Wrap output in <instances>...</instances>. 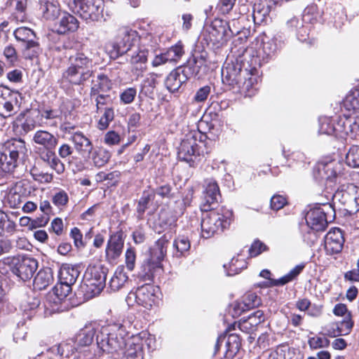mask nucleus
<instances>
[{
	"mask_svg": "<svg viewBox=\"0 0 359 359\" xmlns=\"http://www.w3.org/2000/svg\"><path fill=\"white\" fill-rule=\"evenodd\" d=\"M342 108L347 113L334 121V126L329 129L323 128L329 135L355 137L359 132V88L351 90L343 100Z\"/></svg>",
	"mask_w": 359,
	"mask_h": 359,
	"instance_id": "1",
	"label": "nucleus"
},
{
	"mask_svg": "<svg viewBox=\"0 0 359 359\" xmlns=\"http://www.w3.org/2000/svg\"><path fill=\"white\" fill-rule=\"evenodd\" d=\"M126 334L125 327L121 323L103 326L96 337L97 346L103 353H114L121 351L127 346Z\"/></svg>",
	"mask_w": 359,
	"mask_h": 359,
	"instance_id": "2",
	"label": "nucleus"
},
{
	"mask_svg": "<svg viewBox=\"0 0 359 359\" xmlns=\"http://www.w3.org/2000/svg\"><path fill=\"white\" fill-rule=\"evenodd\" d=\"M204 212L201 223V235L204 238H209L223 232L230 226L233 220V212L227 209L221 211L211 210Z\"/></svg>",
	"mask_w": 359,
	"mask_h": 359,
	"instance_id": "3",
	"label": "nucleus"
},
{
	"mask_svg": "<svg viewBox=\"0 0 359 359\" xmlns=\"http://www.w3.org/2000/svg\"><path fill=\"white\" fill-rule=\"evenodd\" d=\"M93 61L83 53H76L69 58V67L63 76L74 85H81L93 75Z\"/></svg>",
	"mask_w": 359,
	"mask_h": 359,
	"instance_id": "4",
	"label": "nucleus"
},
{
	"mask_svg": "<svg viewBox=\"0 0 359 359\" xmlns=\"http://www.w3.org/2000/svg\"><path fill=\"white\" fill-rule=\"evenodd\" d=\"M4 264L23 281L30 280L38 269V261L29 256H14L4 259Z\"/></svg>",
	"mask_w": 359,
	"mask_h": 359,
	"instance_id": "5",
	"label": "nucleus"
},
{
	"mask_svg": "<svg viewBox=\"0 0 359 359\" xmlns=\"http://www.w3.org/2000/svg\"><path fill=\"white\" fill-rule=\"evenodd\" d=\"M198 136L201 139L203 135L196 131L190 132L186 135L178 147V158L187 162L191 167H195L200 160V147L198 144Z\"/></svg>",
	"mask_w": 359,
	"mask_h": 359,
	"instance_id": "6",
	"label": "nucleus"
},
{
	"mask_svg": "<svg viewBox=\"0 0 359 359\" xmlns=\"http://www.w3.org/2000/svg\"><path fill=\"white\" fill-rule=\"evenodd\" d=\"M69 8L83 19L98 20L104 8L103 0H73L69 4Z\"/></svg>",
	"mask_w": 359,
	"mask_h": 359,
	"instance_id": "7",
	"label": "nucleus"
},
{
	"mask_svg": "<svg viewBox=\"0 0 359 359\" xmlns=\"http://www.w3.org/2000/svg\"><path fill=\"white\" fill-rule=\"evenodd\" d=\"M106 274L100 268L93 267L88 270L85 275L83 289L88 298L100 294L105 286Z\"/></svg>",
	"mask_w": 359,
	"mask_h": 359,
	"instance_id": "8",
	"label": "nucleus"
},
{
	"mask_svg": "<svg viewBox=\"0 0 359 359\" xmlns=\"http://www.w3.org/2000/svg\"><path fill=\"white\" fill-rule=\"evenodd\" d=\"M13 34L18 41L22 43L25 57L32 59L41 53L39 43L36 40L33 30L26 27H20L14 31Z\"/></svg>",
	"mask_w": 359,
	"mask_h": 359,
	"instance_id": "9",
	"label": "nucleus"
},
{
	"mask_svg": "<svg viewBox=\"0 0 359 359\" xmlns=\"http://www.w3.org/2000/svg\"><path fill=\"white\" fill-rule=\"evenodd\" d=\"M210 41L219 46L226 41V38L239 34V30L233 29L231 25L222 19H215L207 29Z\"/></svg>",
	"mask_w": 359,
	"mask_h": 359,
	"instance_id": "10",
	"label": "nucleus"
},
{
	"mask_svg": "<svg viewBox=\"0 0 359 359\" xmlns=\"http://www.w3.org/2000/svg\"><path fill=\"white\" fill-rule=\"evenodd\" d=\"M25 184L22 182L13 183L6 189L1 191V201L4 207L18 208L26 194Z\"/></svg>",
	"mask_w": 359,
	"mask_h": 359,
	"instance_id": "11",
	"label": "nucleus"
},
{
	"mask_svg": "<svg viewBox=\"0 0 359 359\" xmlns=\"http://www.w3.org/2000/svg\"><path fill=\"white\" fill-rule=\"evenodd\" d=\"M342 165L335 159L319 161L313 170V176L318 181H332L341 172Z\"/></svg>",
	"mask_w": 359,
	"mask_h": 359,
	"instance_id": "12",
	"label": "nucleus"
},
{
	"mask_svg": "<svg viewBox=\"0 0 359 359\" xmlns=\"http://www.w3.org/2000/svg\"><path fill=\"white\" fill-rule=\"evenodd\" d=\"M22 97L17 91L6 88L0 93V116L8 118L17 112L20 105Z\"/></svg>",
	"mask_w": 359,
	"mask_h": 359,
	"instance_id": "13",
	"label": "nucleus"
},
{
	"mask_svg": "<svg viewBox=\"0 0 359 359\" xmlns=\"http://www.w3.org/2000/svg\"><path fill=\"white\" fill-rule=\"evenodd\" d=\"M244 76H249L248 69H242L238 64L226 63L222 69V80L224 84L235 90Z\"/></svg>",
	"mask_w": 359,
	"mask_h": 359,
	"instance_id": "14",
	"label": "nucleus"
},
{
	"mask_svg": "<svg viewBox=\"0 0 359 359\" xmlns=\"http://www.w3.org/2000/svg\"><path fill=\"white\" fill-rule=\"evenodd\" d=\"M203 201L200 205L202 212H208L215 209L220 198V191L217 182L212 179H207L204 182Z\"/></svg>",
	"mask_w": 359,
	"mask_h": 359,
	"instance_id": "15",
	"label": "nucleus"
},
{
	"mask_svg": "<svg viewBox=\"0 0 359 359\" xmlns=\"http://www.w3.org/2000/svg\"><path fill=\"white\" fill-rule=\"evenodd\" d=\"M135 299L137 304L151 309L155 302V289L152 285L144 284L138 287L135 292H130L126 299L128 304Z\"/></svg>",
	"mask_w": 359,
	"mask_h": 359,
	"instance_id": "16",
	"label": "nucleus"
},
{
	"mask_svg": "<svg viewBox=\"0 0 359 359\" xmlns=\"http://www.w3.org/2000/svg\"><path fill=\"white\" fill-rule=\"evenodd\" d=\"M261 298L255 292H248L241 300L232 304V315L233 317L240 316L242 313L261 305Z\"/></svg>",
	"mask_w": 359,
	"mask_h": 359,
	"instance_id": "17",
	"label": "nucleus"
},
{
	"mask_svg": "<svg viewBox=\"0 0 359 359\" xmlns=\"http://www.w3.org/2000/svg\"><path fill=\"white\" fill-rule=\"evenodd\" d=\"M344 238L339 228H332L325 236V250L330 255L339 254L341 252L344 243Z\"/></svg>",
	"mask_w": 359,
	"mask_h": 359,
	"instance_id": "18",
	"label": "nucleus"
},
{
	"mask_svg": "<svg viewBox=\"0 0 359 359\" xmlns=\"http://www.w3.org/2000/svg\"><path fill=\"white\" fill-rule=\"evenodd\" d=\"M191 76L190 67H179L172 71L165 81V85L170 93L177 91Z\"/></svg>",
	"mask_w": 359,
	"mask_h": 359,
	"instance_id": "19",
	"label": "nucleus"
},
{
	"mask_svg": "<svg viewBox=\"0 0 359 359\" xmlns=\"http://www.w3.org/2000/svg\"><path fill=\"white\" fill-rule=\"evenodd\" d=\"M135 32L128 29L119 31L116 42L113 44V52L116 57L127 53L133 44Z\"/></svg>",
	"mask_w": 359,
	"mask_h": 359,
	"instance_id": "20",
	"label": "nucleus"
},
{
	"mask_svg": "<svg viewBox=\"0 0 359 359\" xmlns=\"http://www.w3.org/2000/svg\"><path fill=\"white\" fill-rule=\"evenodd\" d=\"M226 340L225 342V353L224 357L226 359H233L238 353L241 348V340L237 334H229L227 336H220L217 338L216 344L215 346L214 355L216 354L219 349V344Z\"/></svg>",
	"mask_w": 359,
	"mask_h": 359,
	"instance_id": "21",
	"label": "nucleus"
},
{
	"mask_svg": "<svg viewBox=\"0 0 359 359\" xmlns=\"http://www.w3.org/2000/svg\"><path fill=\"white\" fill-rule=\"evenodd\" d=\"M123 235L121 231L110 235L105 250L106 257L109 261L115 260L121 255L124 244Z\"/></svg>",
	"mask_w": 359,
	"mask_h": 359,
	"instance_id": "22",
	"label": "nucleus"
},
{
	"mask_svg": "<svg viewBox=\"0 0 359 359\" xmlns=\"http://www.w3.org/2000/svg\"><path fill=\"white\" fill-rule=\"evenodd\" d=\"M307 225L312 229L324 231L327 225L325 212L320 208L310 210L305 217Z\"/></svg>",
	"mask_w": 359,
	"mask_h": 359,
	"instance_id": "23",
	"label": "nucleus"
},
{
	"mask_svg": "<svg viewBox=\"0 0 359 359\" xmlns=\"http://www.w3.org/2000/svg\"><path fill=\"white\" fill-rule=\"evenodd\" d=\"M148 54L149 51L143 49L137 50L130 55V70L137 77L142 76L147 69Z\"/></svg>",
	"mask_w": 359,
	"mask_h": 359,
	"instance_id": "24",
	"label": "nucleus"
},
{
	"mask_svg": "<svg viewBox=\"0 0 359 359\" xmlns=\"http://www.w3.org/2000/svg\"><path fill=\"white\" fill-rule=\"evenodd\" d=\"M17 216L0 210V237L11 236L18 229Z\"/></svg>",
	"mask_w": 359,
	"mask_h": 359,
	"instance_id": "25",
	"label": "nucleus"
},
{
	"mask_svg": "<svg viewBox=\"0 0 359 359\" xmlns=\"http://www.w3.org/2000/svg\"><path fill=\"white\" fill-rule=\"evenodd\" d=\"M161 262L149 254V257L142 263L140 276L144 280H152L155 274L162 268Z\"/></svg>",
	"mask_w": 359,
	"mask_h": 359,
	"instance_id": "26",
	"label": "nucleus"
},
{
	"mask_svg": "<svg viewBox=\"0 0 359 359\" xmlns=\"http://www.w3.org/2000/svg\"><path fill=\"white\" fill-rule=\"evenodd\" d=\"M257 72V70L255 67L251 68L249 73L250 76L247 78L248 76H244L234 91L244 95L245 97L253 96L257 92V88L255 87L256 78L252 76L255 75Z\"/></svg>",
	"mask_w": 359,
	"mask_h": 359,
	"instance_id": "27",
	"label": "nucleus"
},
{
	"mask_svg": "<svg viewBox=\"0 0 359 359\" xmlns=\"http://www.w3.org/2000/svg\"><path fill=\"white\" fill-rule=\"evenodd\" d=\"M71 140L74 144L76 151L82 156H89L93 150L91 141L81 132L74 133Z\"/></svg>",
	"mask_w": 359,
	"mask_h": 359,
	"instance_id": "28",
	"label": "nucleus"
},
{
	"mask_svg": "<svg viewBox=\"0 0 359 359\" xmlns=\"http://www.w3.org/2000/svg\"><path fill=\"white\" fill-rule=\"evenodd\" d=\"M33 141L36 144L42 146L45 150L55 149L58 143V138L47 130H39L34 133Z\"/></svg>",
	"mask_w": 359,
	"mask_h": 359,
	"instance_id": "29",
	"label": "nucleus"
},
{
	"mask_svg": "<svg viewBox=\"0 0 359 359\" xmlns=\"http://www.w3.org/2000/svg\"><path fill=\"white\" fill-rule=\"evenodd\" d=\"M2 151L18 160L20 156L25 154L27 149L25 142L22 140L11 139L4 143Z\"/></svg>",
	"mask_w": 359,
	"mask_h": 359,
	"instance_id": "30",
	"label": "nucleus"
},
{
	"mask_svg": "<svg viewBox=\"0 0 359 359\" xmlns=\"http://www.w3.org/2000/svg\"><path fill=\"white\" fill-rule=\"evenodd\" d=\"M172 238L170 233H165L158 238L154 245L150 248V255L153 257L163 260L167 253V249Z\"/></svg>",
	"mask_w": 359,
	"mask_h": 359,
	"instance_id": "31",
	"label": "nucleus"
},
{
	"mask_svg": "<svg viewBox=\"0 0 359 359\" xmlns=\"http://www.w3.org/2000/svg\"><path fill=\"white\" fill-rule=\"evenodd\" d=\"M42 16L47 20H55L60 12L59 5L55 0H39Z\"/></svg>",
	"mask_w": 359,
	"mask_h": 359,
	"instance_id": "32",
	"label": "nucleus"
},
{
	"mask_svg": "<svg viewBox=\"0 0 359 359\" xmlns=\"http://www.w3.org/2000/svg\"><path fill=\"white\" fill-rule=\"evenodd\" d=\"M80 274L79 267L69 264L62 265L59 271V281L72 285Z\"/></svg>",
	"mask_w": 359,
	"mask_h": 359,
	"instance_id": "33",
	"label": "nucleus"
},
{
	"mask_svg": "<svg viewBox=\"0 0 359 359\" xmlns=\"http://www.w3.org/2000/svg\"><path fill=\"white\" fill-rule=\"evenodd\" d=\"M41 159L57 174H62L65 171V165L57 158L54 149H47L40 154Z\"/></svg>",
	"mask_w": 359,
	"mask_h": 359,
	"instance_id": "34",
	"label": "nucleus"
},
{
	"mask_svg": "<svg viewBox=\"0 0 359 359\" xmlns=\"http://www.w3.org/2000/svg\"><path fill=\"white\" fill-rule=\"evenodd\" d=\"M53 282V271L50 268L46 267L39 270L34 280V287L39 290H45Z\"/></svg>",
	"mask_w": 359,
	"mask_h": 359,
	"instance_id": "35",
	"label": "nucleus"
},
{
	"mask_svg": "<svg viewBox=\"0 0 359 359\" xmlns=\"http://www.w3.org/2000/svg\"><path fill=\"white\" fill-rule=\"evenodd\" d=\"M78 28L77 19L69 13H65L58 22L57 32L60 34H65L69 32H75Z\"/></svg>",
	"mask_w": 359,
	"mask_h": 359,
	"instance_id": "36",
	"label": "nucleus"
},
{
	"mask_svg": "<svg viewBox=\"0 0 359 359\" xmlns=\"http://www.w3.org/2000/svg\"><path fill=\"white\" fill-rule=\"evenodd\" d=\"M111 80L104 74L97 75L96 79L92 81V86L90 89L91 97L101 93H106L111 88Z\"/></svg>",
	"mask_w": 359,
	"mask_h": 359,
	"instance_id": "37",
	"label": "nucleus"
},
{
	"mask_svg": "<svg viewBox=\"0 0 359 359\" xmlns=\"http://www.w3.org/2000/svg\"><path fill=\"white\" fill-rule=\"evenodd\" d=\"M140 339L134 337L127 341V348L124 352L125 359H143L142 344Z\"/></svg>",
	"mask_w": 359,
	"mask_h": 359,
	"instance_id": "38",
	"label": "nucleus"
},
{
	"mask_svg": "<svg viewBox=\"0 0 359 359\" xmlns=\"http://www.w3.org/2000/svg\"><path fill=\"white\" fill-rule=\"evenodd\" d=\"M128 276L123 266H119L116 269L109 281V287L112 291H118L128 283Z\"/></svg>",
	"mask_w": 359,
	"mask_h": 359,
	"instance_id": "39",
	"label": "nucleus"
},
{
	"mask_svg": "<svg viewBox=\"0 0 359 359\" xmlns=\"http://www.w3.org/2000/svg\"><path fill=\"white\" fill-rule=\"evenodd\" d=\"M96 329L93 325H86L76 336V343L79 346H87L92 344Z\"/></svg>",
	"mask_w": 359,
	"mask_h": 359,
	"instance_id": "40",
	"label": "nucleus"
},
{
	"mask_svg": "<svg viewBox=\"0 0 359 359\" xmlns=\"http://www.w3.org/2000/svg\"><path fill=\"white\" fill-rule=\"evenodd\" d=\"M305 267L304 264H300L295 266L292 269H291L288 273L285 275L277 280H272L271 285H284L293 280H294L303 271Z\"/></svg>",
	"mask_w": 359,
	"mask_h": 359,
	"instance_id": "41",
	"label": "nucleus"
},
{
	"mask_svg": "<svg viewBox=\"0 0 359 359\" xmlns=\"http://www.w3.org/2000/svg\"><path fill=\"white\" fill-rule=\"evenodd\" d=\"M207 56L208 54L205 51L195 52L193 55V66H191V62L189 61V65L184 67L191 68V76L196 75L199 72L200 69L205 65Z\"/></svg>",
	"mask_w": 359,
	"mask_h": 359,
	"instance_id": "42",
	"label": "nucleus"
},
{
	"mask_svg": "<svg viewBox=\"0 0 359 359\" xmlns=\"http://www.w3.org/2000/svg\"><path fill=\"white\" fill-rule=\"evenodd\" d=\"M173 256L180 257L188 252L191 245L189 239L184 236H179L173 242Z\"/></svg>",
	"mask_w": 359,
	"mask_h": 359,
	"instance_id": "43",
	"label": "nucleus"
},
{
	"mask_svg": "<svg viewBox=\"0 0 359 359\" xmlns=\"http://www.w3.org/2000/svg\"><path fill=\"white\" fill-rule=\"evenodd\" d=\"M164 53L166 57L165 60H167L168 62H177L184 54V46L182 42L180 41L171 46Z\"/></svg>",
	"mask_w": 359,
	"mask_h": 359,
	"instance_id": "44",
	"label": "nucleus"
},
{
	"mask_svg": "<svg viewBox=\"0 0 359 359\" xmlns=\"http://www.w3.org/2000/svg\"><path fill=\"white\" fill-rule=\"evenodd\" d=\"M17 161L18 160L10 156V155L3 151L0 152V168H2L4 171L13 173L17 167Z\"/></svg>",
	"mask_w": 359,
	"mask_h": 359,
	"instance_id": "45",
	"label": "nucleus"
},
{
	"mask_svg": "<svg viewBox=\"0 0 359 359\" xmlns=\"http://www.w3.org/2000/svg\"><path fill=\"white\" fill-rule=\"evenodd\" d=\"M110 158V153L104 149H98L93 153L92 156L93 164L98 168L104 165Z\"/></svg>",
	"mask_w": 359,
	"mask_h": 359,
	"instance_id": "46",
	"label": "nucleus"
},
{
	"mask_svg": "<svg viewBox=\"0 0 359 359\" xmlns=\"http://www.w3.org/2000/svg\"><path fill=\"white\" fill-rule=\"evenodd\" d=\"M36 126H42V123L40 121L39 118H37V116L35 118L30 116H27L21 125L22 131H20V135L28 133L33 130Z\"/></svg>",
	"mask_w": 359,
	"mask_h": 359,
	"instance_id": "47",
	"label": "nucleus"
},
{
	"mask_svg": "<svg viewBox=\"0 0 359 359\" xmlns=\"http://www.w3.org/2000/svg\"><path fill=\"white\" fill-rule=\"evenodd\" d=\"M346 163L352 168H359V147H351L346 156Z\"/></svg>",
	"mask_w": 359,
	"mask_h": 359,
	"instance_id": "48",
	"label": "nucleus"
},
{
	"mask_svg": "<svg viewBox=\"0 0 359 359\" xmlns=\"http://www.w3.org/2000/svg\"><path fill=\"white\" fill-rule=\"evenodd\" d=\"M54 294L59 300L66 298L72 291V285L59 281V283L53 289Z\"/></svg>",
	"mask_w": 359,
	"mask_h": 359,
	"instance_id": "49",
	"label": "nucleus"
},
{
	"mask_svg": "<svg viewBox=\"0 0 359 359\" xmlns=\"http://www.w3.org/2000/svg\"><path fill=\"white\" fill-rule=\"evenodd\" d=\"M156 85V79L154 75H151L145 79L142 85V93L146 96H151L154 93V89Z\"/></svg>",
	"mask_w": 359,
	"mask_h": 359,
	"instance_id": "50",
	"label": "nucleus"
},
{
	"mask_svg": "<svg viewBox=\"0 0 359 359\" xmlns=\"http://www.w3.org/2000/svg\"><path fill=\"white\" fill-rule=\"evenodd\" d=\"M247 267V263L244 259L233 258L229 263V270L227 272L228 276H233L239 273L242 269Z\"/></svg>",
	"mask_w": 359,
	"mask_h": 359,
	"instance_id": "51",
	"label": "nucleus"
},
{
	"mask_svg": "<svg viewBox=\"0 0 359 359\" xmlns=\"http://www.w3.org/2000/svg\"><path fill=\"white\" fill-rule=\"evenodd\" d=\"M114 112L111 108H106L104 112L98 122V128L105 130L108 128L109 123L114 119Z\"/></svg>",
	"mask_w": 359,
	"mask_h": 359,
	"instance_id": "52",
	"label": "nucleus"
},
{
	"mask_svg": "<svg viewBox=\"0 0 359 359\" xmlns=\"http://www.w3.org/2000/svg\"><path fill=\"white\" fill-rule=\"evenodd\" d=\"M31 175L34 180L40 183H49L53 180V175L48 172H43L36 168L31 170Z\"/></svg>",
	"mask_w": 359,
	"mask_h": 359,
	"instance_id": "53",
	"label": "nucleus"
},
{
	"mask_svg": "<svg viewBox=\"0 0 359 359\" xmlns=\"http://www.w3.org/2000/svg\"><path fill=\"white\" fill-rule=\"evenodd\" d=\"M69 201L68 194L63 190L55 193L53 196L52 202L57 208L62 209L65 208Z\"/></svg>",
	"mask_w": 359,
	"mask_h": 359,
	"instance_id": "54",
	"label": "nucleus"
},
{
	"mask_svg": "<svg viewBox=\"0 0 359 359\" xmlns=\"http://www.w3.org/2000/svg\"><path fill=\"white\" fill-rule=\"evenodd\" d=\"M308 344L311 349H318L328 347L330 340L325 337H313L309 338Z\"/></svg>",
	"mask_w": 359,
	"mask_h": 359,
	"instance_id": "55",
	"label": "nucleus"
},
{
	"mask_svg": "<svg viewBox=\"0 0 359 359\" xmlns=\"http://www.w3.org/2000/svg\"><path fill=\"white\" fill-rule=\"evenodd\" d=\"M154 198V196L148 192H143L142 196L140 198L137 207V211L140 215H142L148 208L149 202Z\"/></svg>",
	"mask_w": 359,
	"mask_h": 359,
	"instance_id": "56",
	"label": "nucleus"
},
{
	"mask_svg": "<svg viewBox=\"0 0 359 359\" xmlns=\"http://www.w3.org/2000/svg\"><path fill=\"white\" fill-rule=\"evenodd\" d=\"M60 113L59 111L50 108H43L39 111L37 118L43 123V118L46 120H52L59 118Z\"/></svg>",
	"mask_w": 359,
	"mask_h": 359,
	"instance_id": "57",
	"label": "nucleus"
},
{
	"mask_svg": "<svg viewBox=\"0 0 359 359\" xmlns=\"http://www.w3.org/2000/svg\"><path fill=\"white\" fill-rule=\"evenodd\" d=\"M4 56L6 62L11 65H15L18 61V55L15 48L12 45H8L4 48Z\"/></svg>",
	"mask_w": 359,
	"mask_h": 359,
	"instance_id": "58",
	"label": "nucleus"
},
{
	"mask_svg": "<svg viewBox=\"0 0 359 359\" xmlns=\"http://www.w3.org/2000/svg\"><path fill=\"white\" fill-rule=\"evenodd\" d=\"M268 247L260 241L257 240L253 242L249 249V253L251 257H257L262 252L267 251Z\"/></svg>",
	"mask_w": 359,
	"mask_h": 359,
	"instance_id": "59",
	"label": "nucleus"
},
{
	"mask_svg": "<svg viewBox=\"0 0 359 359\" xmlns=\"http://www.w3.org/2000/svg\"><path fill=\"white\" fill-rule=\"evenodd\" d=\"M137 94V90L135 88H128L120 95V99L124 104H130L133 102Z\"/></svg>",
	"mask_w": 359,
	"mask_h": 359,
	"instance_id": "60",
	"label": "nucleus"
},
{
	"mask_svg": "<svg viewBox=\"0 0 359 359\" xmlns=\"http://www.w3.org/2000/svg\"><path fill=\"white\" fill-rule=\"evenodd\" d=\"M326 334L330 337L344 335L339 322H333L327 325L325 327Z\"/></svg>",
	"mask_w": 359,
	"mask_h": 359,
	"instance_id": "61",
	"label": "nucleus"
},
{
	"mask_svg": "<svg viewBox=\"0 0 359 359\" xmlns=\"http://www.w3.org/2000/svg\"><path fill=\"white\" fill-rule=\"evenodd\" d=\"M318 16V7L315 4L307 6L304 11V20H307L311 22H313V20H316Z\"/></svg>",
	"mask_w": 359,
	"mask_h": 359,
	"instance_id": "62",
	"label": "nucleus"
},
{
	"mask_svg": "<svg viewBox=\"0 0 359 359\" xmlns=\"http://www.w3.org/2000/svg\"><path fill=\"white\" fill-rule=\"evenodd\" d=\"M120 177V172L118 171H114L109 173L104 172H100L96 175V180L97 182H102L106 180L114 181V182H118Z\"/></svg>",
	"mask_w": 359,
	"mask_h": 359,
	"instance_id": "63",
	"label": "nucleus"
},
{
	"mask_svg": "<svg viewBox=\"0 0 359 359\" xmlns=\"http://www.w3.org/2000/svg\"><path fill=\"white\" fill-rule=\"evenodd\" d=\"M271 208L273 210H279L287 204L286 198L281 195H274L271 198Z\"/></svg>",
	"mask_w": 359,
	"mask_h": 359,
	"instance_id": "64",
	"label": "nucleus"
}]
</instances>
